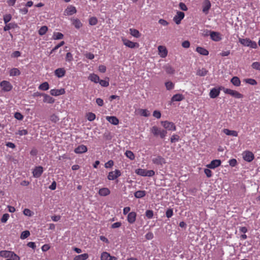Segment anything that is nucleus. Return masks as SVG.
Segmentation results:
<instances>
[{
	"label": "nucleus",
	"instance_id": "nucleus-60",
	"mask_svg": "<svg viewBox=\"0 0 260 260\" xmlns=\"http://www.w3.org/2000/svg\"><path fill=\"white\" fill-rule=\"evenodd\" d=\"M73 57L72 54L70 52H68L66 56V61L71 62L73 60Z\"/></svg>",
	"mask_w": 260,
	"mask_h": 260
},
{
	"label": "nucleus",
	"instance_id": "nucleus-64",
	"mask_svg": "<svg viewBox=\"0 0 260 260\" xmlns=\"http://www.w3.org/2000/svg\"><path fill=\"white\" fill-rule=\"evenodd\" d=\"M114 165V162L112 160H109L108 162L105 163V167L106 168H111Z\"/></svg>",
	"mask_w": 260,
	"mask_h": 260
},
{
	"label": "nucleus",
	"instance_id": "nucleus-56",
	"mask_svg": "<svg viewBox=\"0 0 260 260\" xmlns=\"http://www.w3.org/2000/svg\"><path fill=\"white\" fill-rule=\"evenodd\" d=\"M9 217H10V215L9 214H8V213L4 214L1 218V222L2 223H6L7 221V220H8Z\"/></svg>",
	"mask_w": 260,
	"mask_h": 260
},
{
	"label": "nucleus",
	"instance_id": "nucleus-55",
	"mask_svg": "<svg viewBox=\"0 0 260 260\" xmlns=\"http://www.w3.org/2000/svg\"><path fill=\"white\" fill-rule=\"evenodd\" d=\"M145 215L148 218L151 219L153 216V211L150 210H147L145 212Z\"/></svg>",
	"mask_w": 260,
	"mask_h": 260
},
{
	"label": "nucleus",
	"instance_id": "nucleus-26",
	"mask_svg": "<svg viewBox=\"0 0 260 260\" xmlns=\"http://www.w3.org/2000/svg\"><path fill=\"white\" fill-rule=\"evenodd\" d=\"M110 190L107 187H103L99 189V194L101 196L105 197L108 196L110 193Z\"/></svg>",
	"mask_w": 260,
	"mask_h": 260
},
{
	"label": "nucleus",
	"instance_id": "nucleus-24",
	"mask_svg": "<svg viewBox=\"0 0 260 260\" xmlns=\"http://www.w3.org/2000/svg\"><path fill=\"white\" fill-rule=\"evenodd\" d=\"M66 74V70L63 68H58L54 71L55 75L58 78L63 77Z\"/></svg>",
	"mask_w": 260,
	"mask_h": 260
},
{
	"label": "nucleus",
	"instance_id": "nucleus-34",
	"mask_svg": "<svg viewBox=\"0 0 260 260\" xmlns=\"http://www.w3.org/2000/svg\"><path fill=\"white\" fill-rule=\"evenodd\" d=\"M88 257L89 255L87 253H84L75 256L74 258V260H86Z\"/></svg>",
	"mask_w": 260,
	"mask_h": 260
},
{
	"label": "nucleus",
	"instance_id": "nucleus-46",
	"mask_svg": "<svg viewBox=\"0 0 260 260\" xmlns=\"http://www.w3.org/2000/svg\"><path fill=\"white\" fill-rule=\"evenodd\" d=\"M86 117L89 121H92L95 119L96 116L95 114L92 112H89L86 114Z\"/></svg>",
	"mask_w": 260,
	"mask_h": 260
},
{
	"label": "nucleus",
	"instance_id": "nucleus-32",
	"mask_svg": "<svg viewBox=\"0 0 260 260\" xmlns=\"http://www.w3.org/2000/svg\"><path fill=\"white\" fill-rule=\"evenodd\" d=\"M21 72L18 68H12L9 71L10 76L11 77L19 76Z\"/></svg>",
	"mask_w": 260,
	"mask_h": 260
},
{
	"label": "nucleus",
	"instance_id": "nucleus-3",
	"mask_svg": "<svg viewBox=\"0 0 260 260\" xmlns=\"http://www.w3.org/2000/svg\"><path fill=\"white\" fill-rule=\"evenodd\" d=\"M239 42L244 46L249 47L255 49L257 47V44L255 42L252 41L249 39H241L239 40Z\"/></svg>",
	"mask_w": 260,
	"mask_h": 260
},
{
	"label": "nucleus",
	"instance_id": "nucleus-51",
	"mask_svg": "<svg viewBox=\"0 0 260 260\" xmlns=\"http://www.w3.org/2000/svg\"><path fill=\"white\" fill-rule=\"evenodd\" d=\"M179 136L177 135L174 134L172 135L170 138V141L171 143H174L176 142H178L179 140Z\"/></svg>",
	"mask_w": 260,
	"mask_h": 260
},
{
	"label": "nucleus",
	"instance_id": "nucleus-2",
	"mask_svg": "<svg viewBox=\"0 0 260 260\" xmlns=\"http://www.w3.org/2000/svg\"><path fill=\"white\" fill-rule=\"evenodd\" d=\"M135 173L137 175L143 177H152L155 174V172L153 170H147L143 169H136Z\"/></svg>",
	"mask_w": 260,
	"mask_h": 260
},
{
	"label": "nucleus",
	"instance_id": "nucleus-16",
	"mask_svg": "<svg viewBox=\"0 0 260 260\" xmlns=\"http://www.w3.org/2000/svg\"><path fill=\"white\" fill-rule=\"evenodd\" d=\"M221 165V161L219 159H214L211 161L209 164H208L206 167L211 169H214Z\"/></svg>",
	"mask_w": 260,
	"mask_h": 260
},
{
	"label": "nucleus",
	"instance_id": "nucleus-40",
	"mask_svg": "<svg viewBox=\"0 0 260 260\" xmlns=\"http://www.w3.org/2000/svg\"><path fill=\"white\" fill-rule=\"evenodd\" d=\"M129 32H130L131 35L135 38H138L140 37V34L137 29H134V28H130Z\"/></svg>",
	"mask_w": 260,
	"mask_h": 260
},
{
	"label": "nucleus",
	"instance_id": "nucleus-42",
	"mask_svg": "<svg viewBox=\"0 0 260 260\" xmlns=\"http://www.w3.org/2000/svg\"><path fill=\"white\" fill-rule=\"evenodd\" d=\"M207 73L208 71L206 69L202 68L197 71V75L200 76H205L207 75Z\"/></svg>",
	"mask_w": 260,
	"mask_h": 260
},
{
	"label": "nucleus",
	"instance_id": "nucleus-36",
	"mask_svg": "<svg viewBox=\"0 0 260 260\" xmlns=\"http://www.w3.org/2000/svg\"><path fill=\"white\" fill-rule=\"evenodd\" d=\"M88 79L90 81H91L95 83H99V80H100L99 77L97 75L94 74H90L88 77Z\"/></svg>",
	"mask_w": 260,
	"mask_h": 260
},
{
	"label": "nucleus",
	"instance_id": "nucleus-21",
	"mask_svg": "<svg viewBox=\"0 0 260 260\" xmlns=\"http://www.w3.org/2000/svg\"><path fill=\"white\" fill-rule=\"evenodd\" d=\"M87 151V148L84 145H80L76 148L74 152L77 154H81L86 152Z\"/></svg>",
	"mask_w": 260,
	"mask_h": 260
},
{
	"label": "nucleus",
	"instance_id": "nucleus-63",
	"mask_svg": "<svg viewBox=\"0 0 260 260\" xmlns=\"http://www.w3.org/2000/svg\"><path fill=\"white\" fill-rule=\"evenodd\" d=\"M153 116L154 117L159 119L161 117V113L159 111L155 110L153 112Z\"/></svg>",
	"mask_w": 260,
	"mask_h": 260
},
{
	"label": "nucleus",
	"instance_id": "nucleus-6",
	"mask_svg": "<svg viewBox=\"0 0 260 260\" xmlns=\"http://www.w3.org/2000/svg\"><path fill=\"white\" fill-rule=\"evenodd\" d=\"M223 92L237 99H241L243 96V95L239 92L229 88H223Z\"/></svg>",
	"mask_w": 260,
	"mask_h": 260
},
{
	"label": "nucleus",
	"instance_id": "nucleus-47",
	"mask_svg": "<svg viewBox=\"0 0 260 260\" xmlns=\"http://www.w3.org/2000/svg\"><path fill=\"white\" fill-rule=\"evenodd\" d=\"M125 155L127 157L129 158L131 160H134L135 159V155L133 152L131 151L127 150L125 152Z\"/></svg>",
	"mask_w": 260,
	"mask_h": 260
},
{
	"label": "nucleus",
	"instance_id": "nucleus-38",
	"mask_svg": "<svg viewBox=\"0 0 260 260\" xmlns=\"http://www.w3.org/2000/svg\"><path fill=\"white\" fill-rule=\"evenodd\" d=\"M39 89L43 91L47 90L49 89V85L48 82H44L39 85Z\"/></svg>",
	"mask_w": 260,
	"mask_h": 260
},
{
	"label": "nucleus",
	"instance_id": "nucleus-54",
	"mask_svg": "<svg viewBox=\"0 0 260 260\" xmlns=\"http://www.w3.org/2000/svg\"><path fill=\"white\" fill-rule=\"evenodd\" d=\"M251 67L253 69L260 71V62H254L252 63Z\"/></svg>",
	"mask_w": 260,
	"mask_h": 260
},
{
	"label": "nucleus",
	"instance_id": "nucleus-13",
	"mask_svg": "<svg viewBox=\"0 0 260 260\" xmlns=\"http://www.w3.org/2000/svg\"><path fill=\"white\" fill-rule=\"evenodd\" d=\"M211 39L215 42H218L222 39V35L219 32L212 31L211 32Z\"/></svg>",
	"mask_w": 260,
	"mask_h": 260
},
{
	"label": "nucleus",
	"instance_id": "nucleus-41",
	"mask_svg": "<svg viewBox=\"0 0 260 260\" xmlns=\"http://www.w3.org/2000/svg\"><path fill=\"white\" fill-rule=\"evenodd\" d=\"M165 69L167 74H173L175 73L174 69L169 64L165 67Z\"/></svg>",
	"mask_w": 260,
	"mask_h": 260
},
{
	"label": "nucleus",
	"instance_id": "nucleus-11",
	"mask_svg": "<svg viewBox=\"0 0 260 260\" xmlns=\"http://www.w3.org/2000/svg\"><path fill=\"white\" fill-rule=\"evenodd\" d=\"M184 13L181 11H178L177 14L174 17L173 20L177 24H179L181 23V21L184 17Z\"/></svg>",
	"mask_w": 260,
	"mask_h": 260
},
{
	"label": "nucleus",
	"instance_id": "nucleus-44",
	"mask_svg": "<svg viewBox=\"0 0 260 260\" xmlns=\"http://www.w3.org/2000/svg\"><path fill=\"white\" fill-rule=\"evenodd\" d=\"M166 89L168 90L173 89L174 88V84L171 81H168L165 83Z\"/></svg>",
	"mask_w": 260,
	"mask_h": 260
},
{
	"label": "nucleus",
	"instance_id": "nucleus-22",
	"mask_svg": "<svg viewBox=\"0 0 260 260\" xmlns=\"http://www.w3.org/2000/svg\"><path fill=\"white\" fill-rule=\"evenodd\" d=\"M211 6V5L210 1L209 0H205L203 5V12L205 14H207Z\"/></svg>",
	"mask_w": 260,
	"mask_h": 260
},
{
	"label": "nucleus",
	"instance_id": "nucleus-30",
	"mask_svg": "<svg viewBox=\"0 0 260 260\" xmlns=\"http://www.w3.org/2000/svg\"><path fill=\"white\" fill-rule=\"evenodd\" d=\"M196 51L200 54L205 56L209 54V51L206 49L201 47H197L196 48Z\"/></svg>",
	"mask_w": 260,
	"mask_h": 260
},
{
	"label": "nucleus",
	"instance_id": "nucleus-59",
	"mask_svg": "<svg viewBox=\"0 0 260 260\" xmlns=\"http://www.w3.org/2000/svg\"><path fill=\"white\" fill-rule=\"evenodd\" d=\"M99 83L103 87H107L109 85V82L104 80H100Z\"/></svg>",
	"mask_w": 260,
	"mask_h": 260
},
{
	"label": "nucleus",
	"instance_id": "nucleus-5",
	"mask_svg": "<svg viewBox=\"0 0 260 260\" xmlns=\"http://www.w3.org/2000/svg\"><path fill=\"white\" fill-rule=\"evenodd\" d=\"M0 86L3 91L5 92H9L11 91L13 88V85L8 81L3 80L0 83Z\"/></svg>",
	"mask_w": 260,
	"mask_h": 260
},
{
	"label": "nucleus",
	"instance_id": "nucleus-23",
	"mask_svg": "<svg viewBox=\"0 0 260 260\" xmlns=\"http://www.w3.org/2000/svg\"><path fill=\"white\" fill-rule=\"evenodd\" d=\"M220 93V89L216 88H213L211 89L209 96L211 98L214 99L217 97Z\"/></svg>",
	"mask_w": 260,
	"mask_h": 260
},
{
	"label": "nucleus",
	"instance_id": "nucleus-7",
	"mask_svg": "<svg viewBox=\"0 0 260 260\" xmlns=\"http://www.w3.org/2000/svg\"><path fill=\"white\" fill-rule=\"evenodd\" d=\"M121 175V172L119 170L110 172L107 176L109 180H114L120 177Z\"/></svg>",
	"mask_w": 260,
	"mask_h": 260
},
{
	"label": "nucleus",
	"instance_id": "nucleus-19",
	"mask_svg": "<svg viewBox=\"0 0 260 260\" xmlns=\"http://www.w3.org/2000/svg\"><path fill=\"white\" fill-rule=\"evenodd\" d=\"M76 9L74 6H70L64 10V15H72L76 13Z\"/></svg>",
	"mask_w": 260,
	"mask_h": 260
},
{
	"label": "nucleus",
	"instance_id": "nucleus-20",
	"mask_svg": "<svg viewBox=\"0 0 260 260\" xmlns=\"http://www.w3.org/2000/svg\"><path fill=\"white\" fill-rule=\"evenodd\" d=\"M137 214L135 212H131L128 214L127 220L131 223H134L136 220Z\"/></svg>",
	"mask_w": 260,
	"mask_h": 260
},
{
	"label": "nucleus",
	"instance_id": "nucleus-29",
	"mask_svg": "<svg viewBox=\"0 0 260 260\" xmlns=\"http://www.w3.org/2000/svg\"><path fill=\"white\" fill-rule=\"evenodd\" d=\"M71 21L72 24L76 28H80L82 26V23L80 20L77 18H72Z\"/></svg>",
	"mask_w": 260,
	"mask_h": 260
},
{
	"label": "nucleus",
	"instance_id": "nucleus-57",
	"mask_svg": "<svg viewBox=\"0 0 260 260\" xmlns=\"http://www.w3.org/2000/svg\"><path fill=\"white\" fill-rule=\"evenodd\" d=\"M59 119L58 117L55 114H53L51 115L50 117V120L54 123L57 122L59 120Z\"/></svg>",
	"mask_w": 260,
	"mask_h": 260
},
{
	"label": "nucleus",
	"instance_id": "nucleus-61",
	"mask_svg": "<svg viewBox=\"0 0 260 260\" xmlns=\"http://www.w3.org/2000/svg\"><path fill=\"white\" fill-rule=\"evenodd\" d=\"M173 215V211L172 209H168L166 212V215L167 217L170 218Z\"/></svg>",
	"mask_w": 260,
	"mask_h": 260
},
{
	"label": "nucleus",
	"instance_id": "nucleus-50",
	"mask_svg": "<svg viewBox=\"0 0 260 260\" xmlns=\"http://www.w3.org/2000/svg\"><path fill=\"white\" fill-rule=\"evenodd\" d=\"M23 214L27 216L31 217L33 215L34 213L28 209H25L23 211Z\"/></svg>",
	"mask_w": 260,
	"mask_h": 260
},
{
	"label": "nucleus",
	"instance_id": "nucleus-15",
	"mask_svg": "<svg viewBox=\"0 0 260 260\" xmlns=\"http://www.w3.org/2000/svg\"><path fill=\"white\" fill-rule=\"evenodd\" d=\"M101 260H117V258L115 256H111L110 253L104 251L101 253Z\"/></svg>",
	"mask_w": 260,
	"mask_h": 260
},
{
	"label": "nucleus",
	"instance_id": "nucleus-17",
	"mask_svg": "<svg viewBox=\"0 0 260 260\" xmlns=\"http://www.w3.org/2000/svg\"><path fill=\"white\" fill-rule=\"evenodd\" d=\"M65 92V89L62 88L59 89H52L50 91V93L52 95L56 96L64 94Z\"/></svg>",
	"mask_w": 260,
	"mask_h": 260
},
{
	"label": "nucleus",
	"instance_id": "nucleus-4",
	"mask_svg": "<svg viewBox=\"0 0 260 260\" xmlns=\"http://www.w3.org/2000/svg\"><path fill=\"white\" fill-rule=\"evenodd\" d=\"M161 124L165 129V130L169 131H175L176 130V126L175 124L167 120L161 121Z\"/></svg>",
	"mask_w": 260,
	"mask_h": 260
},
{
	"label": "nucleus",
	"instance_id": "nucleus-48",
	"mask_svg": "<svg viewBox=\"0 0 260 260\" xmlns=\"http://www.w3.org/2000/svg\"><path fill=\"white\" fill-rule=\"evenodd\" d=\"M16 24L14 23H10L9 24H6V26L4 27V31H7L11 28H14Z\"/></svg>",
	"mask_w": 260,
	"mask_h": 260
},
{
	"label": "nucleus",
	"instance_id": "nucleus-37",
	"mask_svg": "<svg viewBox=\"0 0 260 260\" xmlns=\"http://www.w3.org/2000/svg\"><path fill=\"white\" fill-rule=\"evenodd\" d=\"M146 195V191L145 190H138L137 191L134 196L136 198L140 199L144 197Z\"/></svg>",
	"mask_w": 260,
	"mask_h": 260
},
{
	"label": "nucleus",
	"instance_id": "nucleus-28",
	"mask_svg": "<svg viewBox=\"0 0 260 260\" xmlns=\"http://www.w3.org/2000/svg\"><path fill=\"white\" fill-rule=\"evenodd\" d=\"M106 119L109 122L115 125L119 123V120L115 116H107Z\"/></svg>",
	"mask_w": 260,
	"mask_h": 260
},
{
	"label": "nucleus",
	"instance_id": "nucleus-31",
	"mask_svg": "<svg viewBox=\"0 0 260 260\" xmlns=\"http://www.w3.org/2000/svg\"><path fill=\"white\" fill-rule=\"evenodd\" d=\"M223 132L228 136H232L234 137L238 136V132L236 131H232L227 128L223 129Z\"/></svg>",
	"mask_w": 260,
	"mask_h": 260
},
{
	"label": "nucleus",
	"instance_id": "nucleus-43",
	"mask_svg": "<svg viewBox=\"0 0 260 260\" xmlns=\"http://www.w3.org/2000/svg\"><path fill=\"white\" fill-rule=\"evenodd\" d=\"M244 81L246 83L249 84L251 85H255L257 84L256 81L255 79L252 78L245 79H244Z\"/></svg>",
	"mask_w": 260,
	"mask_h": 260
},
{
	"label": "nucleus",
	"instance_id": "nucleus-8",
	"mask_svg": "<svg viewBox=\"0 0 260 260\" xmlns=\"http://www.w3.org/2000/svg\"><path fill=\"white\" fill-rule=\"evenodd\" d=\"M242 155L244 160L247 162L252 161L254 158L253 153L249 151H245L243 152Z\"/></svg>",
	"mask_w": 260,
	"mask_h": 260
},
{
	"label": "nucleus",
	"instance_id": "nucleus-10",
	"mask_svg": "<svg viewBox=\"0 0 260 260\" xmlns=\"http://www.w3.org/2000/svg\"><path fill=\"white\" fill-rule=\"evenodd\" d=\"M0 256L4 258H10L12 256H16V254L12 251L9 250H1L0 251Z\"/></svg>",
	"mask_w": 260,
	"mask_h": 260
},
{
	"label": "nucleus",
	"instance_id": "nucleus-49",
	"mask_svg": "<svg viewBox=\"0 0 260 260\" xmlns=\"http://www.w3.org/2000/svg\"><path fill=\"white\" fill-rule=\"evenodd\" d=\"M30 235V233L28 231H24L21 233L20 238L21 239H25Z\"/></svg>",
	"mask_w": 260,
	"mask_h": 260
},
{
	"label": "nucleus",
	"instance_id": "nucleus-52",
	"mask_svg": "<svg viewBox=\"0 0 260 260\" xmlns=\"http://www.w3.org/2000/svg\"><path fill=\"white\" fill-rule=\"evenodd\" d=\"M12 19L11 14H6L4 15V21L5 24H7Z\"/></svg>",
	"mask_w": 260,
	"mask_h": 260
},
{
	"label": "nucleus",
	"instance_id": "nucleus-53",
	"mask_svg": "<svg viewBox=\"0 0 260 260\" xmlns=\"http://www.w3.org/2000/svg\"><path fill=\"white\" fill-rule=\"evenodd\" d=\"M64 44V41L60 42L58 45L55 46L51 51L50 54L52 53L53 52L57 50L59 47L63 46Z\"/></svg>",
	"mask_w": 260,
	"mask_h": 260
},
{
	"label": "nucleus",
	"instance_id": "nucleus-45",
	"mask_svg": "<svg viewBox=\"0 0 260 260\" xmlns=\"http://www.w3.org/2000/svg\"><path fill=\"white\" fill-rule=\"evenodd\" d=\"M48 30V27L46 26H42L38 31V33L40 36L45 35Z\"/></svg>",
	"mask_w": 260,
	"mask_h": 260
},
{
	"label": "nucleus",
	"instance_id": "nucleus-35",
	"mask_svg": "<svg viewBox=\"0 0 260 260\" xmlns=\"http://www.w3.org/2000/svg\"><path fill=\"white\" fill-rule=\"evenodd\" d=\"M231 83L236 86H239L241 85V81L238 77H234L231 80Z\"/></svg>",
	"mask_w": 260,
	"mask_h": 260
},
{
	"label": "nucleus",
	"instance_id": "nucleus-58",
	"mask_svg": "<svg viewBox=\"0 0 260 260\" xmlns=\"http://www.w3.org/2000/svg\"><path fill=\"white\" fill-rule=\"evenodd\" d=\"M98 22V20L95 17H91L89 20V23L91 25H94Z\"/></svg>",
	"mask_w": 260,
	"mask_h": 260
},
{
	"label": "nucleus",
	"instance_id": "nucleus-14",
	"mask_svg": "<svg viewBox=\"0 0 260 260\" xmlns=\"http://www.w3.org/2000/svg\"><path fill=\"white\" fill-rule=\"evenodd\" d=\"M43 172V168L41 166L36 167L32 171L33 176L35 178L40 177Z\"/></svg>",
	"mask_w": 260,
	"mask_h": 260
},
{
	"label": "nucleus",
	"instance_id": "nucleus-39",
	"mask_svg": "<svg viewBox=\"0 0 260 260\" xmlns=\"http://www.w3.org/2000/svg\"><path fill=\"white\" fill-rule=\"evenodd\" d=\"M63 35L59 32H54L53 34L52 39L54 40H60L63 39Z\"/></svg>",
	"mask_w": 260,
	"mask_h": 260
},
{
	"label": "nucleus",
	"instance_id": "nucleus-1",
	"mask_svg": "<svg viewBox=\"0 0 260 260\" xmlns=\"http://www.w3.org/2000/svg\"><path fill=\"white\" fill-rule=\"evenodd\" d=\"M150 132L155 137L159 136L161 139H164L167 134L166 130L159 128L156 126H152L150 128Z\"/></svg>",
	"mask_w": 260,
	"mask_h": 260
},
{
	"label": "nucleus",
	"instance_id": "nucleus-27",
	"mask_svg": "<svg viewBox=\"0 0 260 260\" xmlns=\"http://www.w3.org/2000/svg\"><path fill=\"white\" fill-rule=\"evenodd\" d=\"M184 99V96L182 94L177 93L176 94H174L171 99V101L172 102H180L182 100H183Z\"/></svg>",
	"mask_w": 260,
	"mask_h": 260
},
{
	"label": "nucleus",
	"instance_id": "nucleus-25",
	"mask_svg": "<svg viewBox=\"0 0 260 260\" xmlns=\"http://www.w3.org/2000/svg\"><path fill=\"white\" fill-rule=\"evenodd\" d=\"M42 96H43V102L46 103L48 104H53L55 100L54 99L50 96V95L45 94V93H42Z\"/></svg>",
	"mask_w": 260,
	"mask_h": 260
},
{
	"label": "nucleus",
	"instance_id": "nucleus-18",
	"mask_svg": "<svg viewBox=\"0 0 260 260\" xmlns=\"http://www.w3.org/2000/svg\"><path fill=\"white\" fill-rule=\"evenodd\" d=\"M158 51L160 57L165 58L167 56L168 51L166 47L164 46H159L158 47Z\"/></svg>",
	"mask_w": 260,
	"mask_h": 260
},
{
	"label": "nucleus",
	"instance_id": "nucleus-9",
	"mask_svg": "<svg viewBox=\"0 0 260 260\" xmlns=\"http://www.w3.org/2000/svg\"><path fill=\"white\" fill-rule=\"evenodd\" d=\"M122 40L124 45L130 48H138L139 47V44L138 43H134L124 38Z\"/></svg>",
	"mask_w": 260,
	"mask_h": 260
},
{
	"label": "nucleus",
	"instance_id": "nucleus-33",
	"mask_svg": "<svg viewBox=\"0 0 260 260\" xmlns=\"http://www.w3.org/2000/svg\"><path fill=\"white\" fill-rule=\"evenodd\" d=\"M138 114L141 116L148 117L150 115V112L147 109H139L138 110Z\"/></svg>",
	"mask_w": 260,
	"mask_h": 260
},
{
	"label": "nucleus",
	"instance_id": "nucleus-12",
	"mask_svg": "<svg viewBox=\"0 0 260 260\" xmlns=\"http://www.w3.org/2000/svg\"><path fill=\"white\" fill-rule=\"evenodd\" d=\"M152 161L153 164L159 165H162L166 163V159L160 155L153 158Z\"/></svg>",
	"mask_w": 260,
	"mask_h": 260
},
{
	"label": "nucleus",
	"instance_id": "nucleus-62",
	"mask_svg": "<svg viewBox=\"0 0 260 260\" xmlns=\"http://www.w3.org/2000/svg\"><path fill=\"white\" fill-rule=\"evenodd\" d=\"M14 117L19 120H21L23 118V116L19 112H16L14 114Z\"/></svg>",
	"mask_w": 260,
	"mask_h": 260
}]
</instances>
